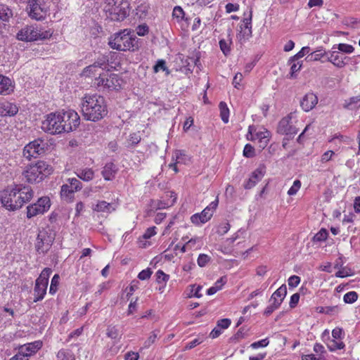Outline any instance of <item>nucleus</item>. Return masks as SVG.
<instances>
[{
    "label": "nucleus",
    "mask_w": 360,
    "mask_h": 360,
    "mask_svg": "<svg viewBox=\"0 0 360 360\" xmlns=\"http://www.w3.org/2000/svg\"><path fill=\"white\" fill-rule=\"evenodd\" d=\"M81 108L84 118L92 122L101 120L108 113L105 98L96 94H85Z\"/></svg>",
    "instance_id": "1"
},
{
    "label": "nucleus",
    "mask_w": 360,
    "mask_h": 360,
    "mask_svg": "<svg viewBox=\"0 0 360 360\" xmlns=\"http://www.w3.org/2000/svg\"><path fill=\"white\" fill-rule=\"evenodd\" d=\"M103 10L111 20L122 21L129 15L130 4L127 0H105Z\"/></svg>",
    "instance_id": "2"
},
{
    "label": "nucleus",
    "mask_w": 360,
    "mask_h": 360,
    "mask_svg": "<svg viewBox=\"0 0 360 360\" xmlns=\"http://www.w3.org/2000/svg\"><path fill=\"white\" fill-rule=\"evenodd\" d=\"M108 44L112 49L120 51H134L138 48L136 38L131 34L130 31L124 30L115 33L109 38Z\"/></svg>",
    "instance_id": "3"
},
{
    "label": "nucleus",
    "mask_w": 360,
    "mask_h": 360,
    "mask_svg": "<svg viewBox=\"0 0 360 360\" xmlns=\"http://www.w3.org/2000/svg\"><path fill=\"white\" fill-rule=\"evenodd\" d=\"M52 167L47 162L39 160L29 165L23 172L25 179L30 183H38L52 173Z\"/></svg>",
    "instance_id": "4"
},
{
    "label": "nucleus",
    "mask_w": 360,
    "mask_h": 360,
    "mask_svg": "<svg viewBox=\"0 0 360 360\" xmlns=\"http://www.w3.org/2000/svg\"><path fill=\"white\" fill-rule=\"evenodd\" d=\"M53 32L49 30L34 26L33 25H26L21 28L16 34V38L22 41H34L49 39L51 37Z\"/></svg>",
    "instance_id": "5"
},
{
    "label": "nucleus",
    "mask_w": 360,
    "mask_h": 360,
    "mask_svg": "<svg viewBox=\"0 0 360 360\" xmlns=\"http://www.w3.org/2000/svg\"><path fill=\"white\" fill-rule=\"evenodd\" d=\"M59 112H51L45 116L41 122V129L51 134H58L65 132L60 120Z\"/></svg>",
    "instance_id": "6"
},
{
    "label": "nucleus",
    "mask_w": 360,
    "mask_h": 360,
    "mask_svg": "<svg viewBox=\"0 0 360 360\" xmlns=\"http://www.w3.org/2000/svg\"><path fill=\"white\" fill-rule=\"evenodd\" d=\"M99 77L95 79V85L110 91L119 90L122 86V80L120 76L115 73H98Z\"/></svg>",
    "instance_id": "7"
},
{
    "label": "nucleus",
    "mask_w": 360,
    "mask_h": 360,
    "mask_svg": "<svg viewBox=\"0 0 360 360\" xmlns=\"http://www.w3.org/2000/svg\"><path fill=\"white\" fill-rule=\"evenodd\" d=\"M18 192L15 186L13 188H8L4 190L1 195L0 198L2 205L8 210H15L22 207L20 200H18Z\"/></svg>",
    "instance_id": "8"
},
{
    "label": "nucleus",
    "mask_w": 360,
    "mask_h": 360,
    "mask_svg": "<svg viewBox=\"0 0 360 360\" xmlns=\"http://www.w3.org/2000/svg\"><path fill=\"white\" fill-rule=\"evenodd\" d=\"M27 10L28 15L36 20H44L49 12L44 0H28Z\"/></svg>",
    "instance_id": "9"
},
{
    "label": "nucleus",
    "mask_w": 360,
    "mask_h": 360,
    "mask_svg": "<svg viewBox=\"0 0 360 360\" xmlns=\"http://www.w3.org/2000/svg\"><path fill=\"white\" fill-rule=\"evenodd\" d=\"M244 15L246 16L243 23L239 26L240 30L236 35L238 41L241 44H245L252 37V11L248 13H244Z\"/></svg>",
    "instance_id": "10"
},
{
    "label": "nucleus",
    "mask_w": 360,
    "mask_h": 360,
    "mask_svg": "<svg viewBox=\"0 0 360 360\" xmlns=\"http://www.w3.org/2000/svg\"><path fill=\"white\" fill-rule=\"evenodd\" d=\"M60 114V120L65 132H70L75 130L79 125L80 118L77 112L72 110L58 112Z\"/></svg>",
    "instance_id": "11"
},
{
    "label": "nucleus",
    "mask_w": 360,
    "mask_h": 360,
    "mask_svg": "<svg viewBox=\"0 0 360 360\" xmlns=\"http://www.w3.org/2000/svg\"><path fill=\"white\" fill-rule=\"evenodd\" d=\"M219 203L218 198L207 205L200 213H197L191 216V222L196 225L205 224L208 221L217 209Z\"/></svg>",
    "instance_id": "12"
},
{
    "label": "nucleus",
    "mask_w": 360,
    "mask_h": 360,
    "mask_svg": "<svg viewBox=\"0 0 360 360\" xmlns=\"http://www.w3.org/2000/svg\"><path fill=\"white\" fill-rule=\"evenodd\" d=\"M50 206V199L48 197L40 198L37 202L27 207V217L32 218L38 214H44L49 209Z\"/></svg>",
    "instance_id": "13"
},
{
    "label": "nucleus",
    "mask_w": 360,
    "mask_h": 360,
    "mask_svg": "<svg viewBox=\"0 0 360 360\" xmlns=\"http://www.w3.org/2000/svg\"><path fill=\"white\" fill-rule=\"evenodd\" d=\"M295 117V113L290 112L282 118L278 122L277 132L287 136H294L298 132V129L292 124L291 120Z\"/></svg>",
    "instance_id": "14"
},
{
    "label": "nucleus",
    "mask_w": 360,
    "mask_h": 360,
    "mask_svg": "<svg viewBox=\"0 0 360 360\" xmlns=\"http://www.w3.org/2000/svg\"><path fill=\"white\" fill-rule=\"evenodd\" d=\"M108 58L105 56L98 58L94 64L86 67L82 71V75L86 77L95 76L99 69L103 70L108 67Z\"/></svg>",
    "instance_id": "15"
},
{
    "label": "nucleus",
    "mask_w": 360,
    "mask_h": 360,
    "mask_svg": "<svg viewBox=\"0 0 360 360\" xmlns=\"http://www.w3.org/2000/svg\"><path fill=\"white\" fill-rule=\"evenodd\" d=\"M266 173L265 167L259 166L251 174L248 180L245 183L244 188L250 189L262 180Z\"/></svg>",
    "instance_id": "16"
},
{
    "label": "nucleus",
    "mask_w": 360,
    "mask_h": 360,
    "mask_svg": "<svg viewBox=\"0 0 360 360\" xmlns=\"http://www.w3.org/2000/svg\"><path fill=\"white\" fill-rule=\"evenodd\" d=\"M327 60L332 63L335 66L338 68H342L346 65L345 60L347 58L343 53H340L335 49H333L331 51H328L327 53Z\"/></svg>",
    "instance_id": "17"
},
{
    "label": "nucleus",
    "mask_w": 360,
    "mask_h": 360,
    "mask_svg": "<svg viewBox=\"0 0 360 360\" xmlns=\"http://www.w3.org/2000/svg\"><path fill=\"white\" fill-rule=\"evenodd\" d=\"M318 103V97L312 92H309L304 95L300 101L302 108L309 112L312 110Z\"/></svg>",
    "instance_id": "18"
},
{
    "label": "nucleus",
    "mask_w": 360,
    "mask_h": 360,
    "mask_svg": "<svg viewBox=\"0 0 360 360\" xmlns=\"http://www.w3.org/2000/svg\"><path fill=\"white\" fill-rule=\"evenodd\" d=\"M18 195L17 196L18 200H20L22 206L30 201L33 196V191L28 186L16 185Z\"/></svg>",
    "instance_id": "19"
},
{
    "label": "nucleus",
    "mask_w": 360,
    "mask_h": 360,
    "mask_svg": "<svg viewBox=\"0 0 360 360\" xmlns=\"http://www.w3.org/2000/svg\"><path fill=\"white\" fill-rule=\"evenodd\" d=\"M18 112V106L13 103L4 101L0 102V115L13 116Z\"/></svg>",
    "instance_id": "20"
},
{
    "label": "nucleus",
    "mask_w": 360,
    "mask_h": 360,
    "mask_svg": "<svg viewBox=\"0 0 360 360\" xmlns=\"http://www.w3.org/2000/svg\"><path fill=\"white\" fill-rule=\"evenodd\" d=\"M172 17L174 20L181 25H183L184 23L186 25L188 24V18L186 17V13L180 6L174 7Z\"/></svg>",
    "instance_id": "21"
},
{
    "label": "nucleus",
    "mask_w": 360,
    "mask_h": 360,
    "mask_svg": "<svg viewBox=\"0 0 360 360\" xmlns=\"http://www.w3.org/2000/svg\"><path fill=\"white\" fill-rule=\"evenodd\" d=\"M41 347L42 342L41 341H34L20 346L19 349L22 353L24 352L25 354L30 356L40 349Z\"/></svg>",
    "instance_id": "22"
},
{
    "label": "nucleus",
    "mask_w": 360,
    "mask_h": 360,
    "mask_svg": "<svg viewBox=\"0 0 360 360\" xmlns=\"http://www.w3.org/2000/svg\"><path fill=\"white\" fill-rule=\"evenodd\" d=\"M48 285L41 281H35V285L34 288V302H37L44 299V295L46 293Z\"/></svg>",
    "instance_id": "23"
},
{
    "label": "nucleus",
    "mask_w": 360,
    "mask_h": 360,
    "mask_svg": "<svg viewBox=\"0 0 360 360\" xmlns=\"http://www.w3.org/2000/svg\"><path fill=\"white\" fill-rule=\"evenodd\" d=\"M30 143L32 148L35 150L37 158L44 155L49 148L48 143L41 139H37L33 141H31Z\"/></svg>",
    "instance_id": "24"
},
{
    "label": "nucleus",
    "mask_w": 360,
    "mask_h": 360,
    "mask_svg": "<svg viewBox=\"0 0 360 360\" xmlns=\"http://www.w3.org/2000/svg\"><path fill=\"white\" fill-rule=\"evenodd\" d=\"M117 172V168L116 165L112 162H108L104 166L101 174L105 180L111 181L114 179Z\"/></svg>",
    "instance_id": "25"
},
{
    "label": "nucleus",
    "mask_w": 360,
    "mask_h": 360,
    "mask_svg": "<svg viewBox=\"0 0 360 360\" xmlns=\"http://www.w3.org/2000/svg\"><path fill=\"white\" fill-rule=\"evenodd\" d=\"M287 295V288L285 285H282L279 287L271 295L269 302H274L276 304V302L278 303V306H281L283 302L284 298Z\"/></svg>",
    "instance_id": "26"
},
{
    "label": "nucleus",
    "mask_w": 360,
    "mask_h": 360,
    "mask_svg": "<svg viewBox=\"0 0 360 360\" xmlns=\"http://www.w3.org/2000/svg\"><path fill=\"white\" fill-rule=\"evenodd\" d=\"M45 233L40 232L37 238L36 249L39 252H44L47 251L50 240H46Z\"/></svg>",
    "instance_id": "27"
},
{
    "label": "nucleus",
    "mask_w": 360,
    "mask_h": 360,
    "mask_svg": "<svg viewBox=\"0 0 360 360\" xmlns=\"http://www.w3.org/2000/svg\"><path fill=\"white\" fill-rule=\"evenodd\" d=\"M76 175L84 181H89L94 177V171L91 168H80L75 172Z\"/></svg>",
    "instance_id": "28"
},
{
    "label": "nucleus",
    "mask_w": 360,
    "mask_h": 360,
    "mask_svg": "<svg viewBox=\"0 0 360 360\" xmlns=\"http://www.w3.org/2000/svg\"><path fill=\"white\" fill-rule=\"evenodd\" d=\"M11 81L8 77L0 75V94H8L11 91Z\"/></svg>",
    "instance_id": "29"
},
{
    "label": "nucleus",
    "mask_w": 360,
    "mask_h": 360,
    "mask_svg": "<svg viewBox=\"0 0 360 360\" xmlns=\"http://www.w3.org/2000/svg\"><path fill=\"white\" fill-rule=\"evenodd\" d=\"M93 210L98 212H111L115 209L112 208L110 203L101 200L97 202V204L93 207Z\"/></svg>",
    "instance_id": "30"
},
{
    "label": "nucleus",
    "mask_w": 360,
    "mask_h": 360,
    "mask_svg": "<svg viewBox=\"0 0 360 360\" xmlns=\"http://www.w3.org/2000/svg\"><path fill=\"white\" fill-rule=\"evenodd\" d=\"M344 107L349 110L360 108V95L351 97L349 100L345 101Z\"/></svg>",
    "instance_id": "31"
},
{
    "label": "nucleus",
    "mask_w": 360,
    "mask_h": 360,
    "mask_svg": "<svg viewBox=\"0 0 360 360\" xmlns=\"http://www.w3.org/2000/svg\"><path fill=\"white\" fill-rule=\"evenodd\" d=\"M141 140V136L139 132L130 134L126 142L127 148H132L136 146Z\"/></svg>",
    "instance_id": "32"
},
{
    "label": "nucleus",
    "mask_w": 360,
    "mask_h": 360,
    "mask_svg": "<svg viewBox=\"0 0 360 360\" xmlns=\"http://www.w3.org/2000/svg\"><path fill=\"white\" fill-rule=\"evenodd\" d=\"M328 52L323 50H317L309 54L306 60L307 61H318L320 60L323 57L327 56Z\"/></svg>",
    "instance_id": "33"
},
{
    "label": "nucleus",
    "mask_w": 360,
    "mask_h": 360,
    "mask_svg": "<svg viewBox=\"0 0 360 360\" xmlns=\"http://www.w3.org/2000/svg\"><path fill=\"white\" fill-rule=\"evenodd\" d=\"M22 155L25 158H26L28 160H30L32 158H37V153H35V150L32 148L30 142L24 147Z\"/></svg>",
    "instance_id": "34"
},
{
    "label": "nucleus",
    "mask_w": 360,
    "mask_h": 360,
    "mask_svg": "<svg viewBox=\"0 0 360 360\" xmlns=\"http://www.w3.org/2000/svg\"><path fill=\"white\" fill-rule=\"evenodd\" d=\"M327 347L330 351L334 352L338 349H343L345 344L340 340L333 339L328 341Z\"/></svg>",
    "instance_id": "35"
},
{
    "label": "nucleus",
    "mask_w": 360,
    "mask_h": 360,
    "mask_svg": "<svg viewBox=\"0 0 360 360\" xmlns=\"http://www.w3.org/2000/svg\"><path fill=\"white\" fill-rule=\"evenodd\" d=\"M219 108L220 110V115L222 121L224 123H227L229 122V110L227 107V105L225 102H220L219 105Z\"/></svg>",
    "instance_id": "36"
},
{
    "label": "nucleus",
    "mask_w": 360,
    "mask_h": 360,
    "mask_svg": "<svg viewBox=\"0 0 360 360\" xmlns=\"http://www.w3.org/2000/svg\"><path fill=\"white\" fill-rule=\"evenodd\" d=\"M310 47L309 46H304L301 49V50L297 53L295 56L290 58L288 60V63H292L293 61L298 60L300 58L304 57L307 54H310Z\"/></svg>",
    "instance_id": "37"
},
{
    "label": "nucleus",
    "mask_w": 360,
    "mask_h": 360,
    "mask_svg": "<svg viewBox=\"0 0 360 360\" xmlns=\"http://www.w3.org/2000/svg\"><path fill=\"white\" fill-rule=\"evenodd\" d=\"M172 160L179 164H185L186 162V155L184 151L177 150L172 155Z\"/></svg>",
    "instance_id": "38"
},
{
    "label": "nucleus",
    "mask_w": 360,
    "mask_h": 360,
    "mask_svg": "<svg viewBox=\"0 0 360 360\" xmlns=\"http://www.w3.org/2000/svg\"><path fill=\"white\" fill-rule=\"evenodd\" d=\"M13 16L12 11L7 6L0 7V20L2 21H8Z\"/></svg>",
    "instance_id": "39"
},
{
    "label": "nucleus",
    "mask_w": 360,
    "mask_h": 360,
    "mask_svg": "<svg viewBox=\"0 0 360 360\" xmlns=\"http://www.w3.org/2000/svg\"><path fill=\"white\" fill-rule=\"evenodd\" d=\"M107 335L111 339H120L121 338L120 332L116 326H110L107 328Z\"/></svg>",
    "instance_id": "40"
},
{
    "label": "nucleus",
    "mask_w": 360,
    "mask_h": 360,
    "mask_svg": "<svg viewBox=\"0 0 360 360\" xmlns=\"http://www.w3.org/2000/svg\"><path fill=\"white\" fill-rule=\"evenodd\" d=\"M336 48L340 51L345 53H352L354 50L352 45L347 44H339L338 45H334L332 49H335Z\"/></svg>",
    "instance_id": "41"
},
{
    "label": "nucleus",
    "mask_w": 360,
    "mask_h": 360,
    "mask_svg": "<svg viewBox=\"0 0 360 360\" xmlns=\"http://www.w3.org/2000/svg\"><path fill=\"white\" fill-rule=\"evenodd\" d=\"M160 70L165 71L167 75H169L170 73L169 70L166 66L165 61L162 59L158 60L153 67V71L155 73L158 72Z\"/></svg>",
    "instance_id": "42"
},
{
    "label": "nucleus",
    "mask_w": 360,
    "mask_h": 360,
    "mask_svg": "<svg viewBox=\"0 0 360 360\" xmlns=\"http://www.w3.org/2000/svg\"><path fill=\"white\" fill-rule=\"evenodd\" d=\"M52 273V270L50 268H45L41 273L40 274L39 276L37 278V281H41L43 283H45L48 285L49 283V278L50 275Z\"/></svg>",
    "instance_id": "43"
},
{
    "label": "nucleus",
    "mask_w": 360,
    "mask_h": 360,
    "mask_svg": "<svg viewBox=\"0 0 360 360\" xmlns=\"http://www.w3.org/2000/svg\"><path fill=\"white\" fill-rule=\"evenodd\" d=\"M75 192L69 184H65L61 186L60 195L62 197L71 198Z\"/></svg>",
    "instance_id": "44"
},
{
    "label": "nucleus",
    "mask_w": 360,
    "mask_h": 360,
    "mask_svg": "<svg viewBox=\"0 0 360 360\" xmlns=\"http://www.w3.org/2000/svg\"><path fill=\"white\" fill-rule=\"evenodd\" d=\"M59 281H60L59 275L55 274L51 279V285H50V288H49L50 294L54 295L56 292V291L58 290Z\"/></svg>",
    "instance_id": "45"
},
{
    "label": "nucleus",
    "mask_w": 360,
    "mask_h": 360,
    "mask_svg": "<svg viewBox=\"0 0 360 360\" xmlns=\"http://www.w3.org/2000/svg\"><path fill=\"white\" fill-rule=\"evenodd\" d=\"M357 298L358 294L355 291H350L344 295L343 300L345 303L352 304L356 301Z\"/></svg>",
    "instance_id": "46"
},
{
    "label": "nucleus",
    "mask_w": 360,
    "mask_h": 360,
    "mask_svg": "<svg viewBox=\"0 0 360 360\" xmlns=\"http://www.w3.org/2000/svg\"><path fill=\"white\" fill-rule=\"evenodd\" d=\"M328 233L326 229H321L313 238L314 242H321L327 239Z\"/></svg>",
    "instance_id": "47"
},
{
    "label": "nucleus",
    "mask_w": 360,
    "mask_h": 360,
    "mask_svg": "<svg viewBox=\"0 0 360 360\" xmlns=\"http://www.w3.org/2000/svg\"><path fill=\"white\" fill-rule=\"evenodd\" d=\"M290 65V77H294V75L300 70L302 66V61H293L292 63H288Z\"/></svg>",
    "instance_id": "48"
},
{
    "label": "nucleus",
    "mask_w": 360,
    "mask_h": 360,
    "mask_svg": "<svg viewBox=\"0 0 360 360\" xmlns=\"http://www.w3.org/2000/svg\"><path fill=\"white\" fill-rule=\"evenodd\" d=\"M211 260V257L205 254H200L198 259L197 263L199 266L204 267Z\"/></svg>",
    "instance_id": "49"
},
{
    "label": "nucleus",
    "mask_w": 360,
    "mask_h": 360,
    "mask_svg": "<svg viewBox=\"0 0 360 360\" xmlns=\"http://www.w3.org/2000/svg\"><path fill=\"white\" fill-rule=\"evenodd\" d=\"M302 186V183L300 180L296 179L294 181L292 186L288 191V194L289 195H295L297 194L298 191L300 189Z\"/></svg>",
    "instance_id": "50"
},
{
    "label": "nucleus",
    "mask_w": 360,
    "mask_h": 360,
    "mask_svg": "<svg viewBox=\"0 0 360 360\" xmlns=\"http://www.w3.org/2000/svg\"><path fill=\"white\" fill-rule=\"evenodd\" d=\"M68 181L70 186H71L75 192L80 191L82 188V183L76 178H70L68 179Z\"/></svg>",
    "instance_id": "51"
},
{
    "label": "nucleus",
    "mask_w": 360,
    "mask_h": 360,
    "mask_svg": "<svg viewBox=\"0 0 360 360\" xmlns=\"http://www.w3.org/2000/svg\"><path fill=\"white\" fill-rule=\"evenodd\" d=\"M230 44H231V41H226L224 39H221L219 41L220 49L225 56H227L230 53V51H231Z\"/></svg>",
    "instance_id": "52"
},
{
    "label": "nucleus",
    "mask_w": 360,
    "mask_h": 360,
    "mask_svg": "<svg viewBox=\"0 0 360 360\" xmlns=\"http://www.w3.org/2000/svg\"><path fill=\"white\" fill-rule=\"evenodd\" d=\"M156 281L158 283H160L162 282L165 283V285L166 284V282L169 280V276L168 274H166L163 271L158 270L156 272Z\"/></svg>",
    "instance_id": "53"
},
{
    "label": "nucleus",
    "mask_w": 360,
    "mask_h": 360,
    "mask_svg": "<svg viewBox=\"0 0 360 360\" xmlns=\"http://www.w3.org/2000/svg\"><path fill=\"white\" fill-rule=\"evenodd\" d=\"M191 287V291L189 295V297H195L198 298H200L202 297V294L200 293V291L202 288L201 285H192Z\"/></svg>",
    "instance_id": "54"
},
{
    "label": "nucleus",
    "mask_w": 360,
    "mask_h": 360,
    "mask_svg": "<svg viewBox=\"0 0 360 360\" xmlns=\"http://www.w3.org/2000/svg\"><path fill=\"white\" fill-rule=\"evenodd\" d=\"M229 229L230 224L228 222H224L217 226V233L220 236H223L226 234L229 231Z\"/></svg>",
    "instance_id": "55"
},
{
    "label": "nucleus",
    "mask_w": 360,
    "mask_h": 360,
    "mask_svg": "<svg viewBox=\"0 0 360 360\" xmlns=\"http://www.w3.org/2000/svg\"><path fill=\"white\" fill-rule=\"evenodd\" d=\"M157 336L158 334L155 331L151 332L148 339L144 342V347L148 348L151 345H153L155 342Z\"/></svg>",
    "instance_id": "56"
},
{
    "label": "nucleus",
    "mask_w": 360,
    "mask_h": 360,
    "mask_svg": "<svg viewBox=\"0 0 360 360\" xmlns=\"http://www.w3.org/2000/svg\"><path fill=\"white\" fill-rule=\"evenodd\" d=\"M243 155L246 158H252L255 155V148L249 143L243 149Z\"/></svg>",
    "instance_id": "57"
},
{
    "label": "nucleus",
    "mask_w": 360,
    "mask_h": 360,
    "mask_svg": "<svg viewBox=\"0 0 360 360\" xmlns=\"http://www.w3.org/2000/svg\"><path fill=\"white\" fill-rule=\"evenodd\" d=\"M271 304L265 309L264 311V314L266 316L271 315L273 311H274L276 309H278L280 306H278V302H276V304L274 302H270Z\"/></svg>",
    "instance_id": "58"
},
{
    "label": "nucleus",
    "mask_w": 360,
    "mask_h": 360,
    "mask_svg": "<svg viewBox=\"0 0 360 360\" xmlns=\"http://www.w3.org/2000/svg\"><path fill=\"white\" fill-rule=\"evenodd\" d=\"M269 343V341L268 338H265L263 340H261L257 342H255L251 344L250 347L253 349H257L259 347H266Z\"/></svg>",
    "instance_id": "59"
},
{
    "label": "nucleus",
    "mask_w": 360,
    "mask_h": 360,
    "mask_svg": "<svg viewBox=\"0 0 360 360\" xmlns=\"http://www.w3.org/2000/svg\"><path fill=\"white\" fill-rule=\"evenodd\" d=\"M152 274L151 270L148 268L146 269L142 270L138 275V278L141 281H145L148 279Z\"/></svg>",
    "instance_id": "60"
},
{
    "label": "nucleus",
    "mask_w": 360,
    "mask_h": 360,
    "mask_svg": "<svg viewBox=\"0 0 360 360\" xmlns=\"http://www.w3.org/2000/svg\"><path fill=\"white\" fill-rule=\"evenodd\" d=\"M288 282L289 287L295 288L299 285L300 282V278L297 276L293 275L288 278Z\"/></svg>",
    "instance_id": "61"
},
{
    "label": "nucleus",
    "mask_w": 360,
    "mask_h": 360,
    "mask_svg": "<svg viewBox=\"0 0 360 360\" xmlns=\"http://www.w3.org/2000/svg\"><path fill=\"white\" fill-rule=\"evenodd\" d=\"M334 155H335V153L333 150H329L326 151L321 155V162L322 163H325V162L330 161Z\"/></svg>",
    "instance_id": "62"
},
{
    "label": "nucleus",
    "mask_w": 360,
    "mask_h": 360,
    "mask_svg": "<svg viewBox=\"0 0 360 360\" xmlns=\"http://www.w3.org/2000/svg\"><path fill=\"white\" fill-rule=\"evenodd\" d=\"M231 320L229 319H220L217 321V326L221 328V330L223 329H226L229 327V326L231 325Z\"/></svg>",
    "instance_id": "63"
},
{
    "label": "nucleus",
    "mask_w": 360,
    "mask_h": 360,
    "mask_svg": "<svg viewBox=\"0 0 360 360\" xmlns=\"http://www.w3.org/2000/svg\"><path fill=\"white\" fill-rule=\"evenodd\" d=\"M302 360H326L323 355H319L318 357L314 354H307L302 356Z\"/></svg>",
    "instance_id": "64"
}]
</instances>
